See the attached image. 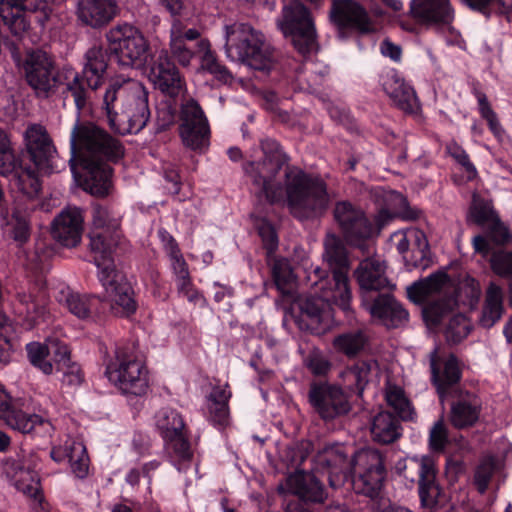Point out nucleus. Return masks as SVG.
<instances>
[{"mask_svg": "<svg viewBox=\"0 0 512 512\" xmlns=\"http://www.w3.org/2000/svg\"><path fill=\"white\" fill-rule=\"evenodd\" d=\"M260 146L261 160L247 162L243 167L257 199L270 205L285 201L290 212L301 219L323 215L330 202L326 182L290 165L289 155L275 139H263Z\"/></svg>", "mask_w": 512, "mask_h": 512, "instance_id": "obj_1", "label": "nucleus"}, {"mask_svg": "<svg viewBox=\"0 0 512 512\" xmlns=\"http://www.w3.org/2000/svg\"><path fill=\"white\" fill-rule=\"evenodd\" d=\"M343 238L331 234L324 242V256L330 267V272L317 268L316 276L320 281V289L324 296L299 294L294 299L291 310H298L294 321L301 331L312 335H321L330 327V312L328 304L338 306L344 312L350 310L351 290L348 270L349 257Z\"/></svg>", "mask_w": 512, "mask_h": 512, "instance_id": "obj_2", "label": "nucleus"}, {"mask_svg": "<svg viewBox=\"0 0 512 512\" xmlns=\"http://www.w3.org/2000/svg\"><path fill=\"white\" fill-rule=\"evenodd\" d=\"M70 170L83 189L105 197L112 187L113 168L125 154L120 140L92 122L78 118L70 135Z\"/></svg>", "mask_w": 512, "mask_h": 512, "instance_id": "obj_3", "label": "nucleus"}, {"mask_svg": "<svg viewBox=\"0 0 512 512\" xmlns=\"http://www.w3.org/2000/svg\"><path fill=\"white\" fill-rule=\"evenodd\" d=\"M386 456L382 450L365 447L350 456L342 444L326 446L316 457V463L327 474L329 485L339 488L351 482L356 494L378 499L387 477Z\"/></svg>", "mask_w": 512, "mask_h": 512, "instance_id": "obj_4", "label": "nucleus"}, {"mask_svg": "<svg viewBox=\"0 0 512 512\" xmlns=\"http://www.w3.org/2000/svg\"><path fill=\"white\" fill-rule=\"evenodd\" d=\"M120 214L112 206L96 204L93 207L94 230L90 233V248L93 261L98 268V279L109 290H117V301L125 305L128 312L135 309V303L129 298L131 284L116 269L113 254L120 242Z\"/></svg>", "mask_w": 512, "mask_h": 512, "instance_id": "obj_5", "label": "nucleus"}, {"mask_svg": "<svg viewBox=\"0 0 512 512\" xmlns=\"http://www.w3.org/2000/svg\"><path fill=\"white\" fill-rule=\"evenodd\" d=\"M209 45L198 29L175 21L170 29V51L162 49L153 55L148 66L149 80L162 93L177 97L183 88V81L174 60L186 67L194 57L202 59Z\"/></svg>", "mask_w": 512, "mask_h": 512, "instance_id": "obj_6", "label": "nucleus"}, {"mask_svg": "<svg viewBox=\"0 0 512 512\" xmlns=\"http://www.w3.org/2000/svg\"><path fill=\"white\" fill-rule=\"evenodd\" d=\"M101 114L109 128L117 134H137L150 119L148 91L140 83L125 85L112 81L105 89Z\"/></svg>", "mask_w": 512, "mask_h": 512, "instance_id": "obj_7", "label": "nucleus"}, {"mask_svg": "<svg viewBox=\"0 0 512 512\" xmlns=\"http://www.w3.org/2000/svg\"><path fill=\"white\" fill-rule=\"evenodd\" d=\"M106 43L93 46L89 51H98L106 70L116 66L119 69H141L151 60L150 44L136 26L123 22L112 26L105 35Z\"/></svg>", "mask_w": 512, "mask_h": 512, "instance_id": "obj_8", "label": "nucleus"}, {"mask_svg": "<svg viewBox=\"0 0 512 512\" xmlns=\"http://www.w3.org/2000/svg\"><path fill=\"white\" fill-rule=\"evenodd\" d=\"M226 54L233 61L269 74L277 68V53L265 36L248 23L226 26Z\"/></svg>", "mask_w": 512, "mask_h": 512, "instance_id": "obj_9", "label": "nucleus"}, {"mask_svg": "<svg viewBox=\"0 0 512 512\" xmlns=\"http://www.w3.org/2000/svg\"><path fill=\"white\" fill-rule=\"evenodd\" d=\"M98 51H89L84 55V65L80 72L74 71L65 76V88L62 94L71 97L78 114L85 111L92 101L93 93L105 82L106 65Z\"/></svg>", "mask_w": 512, "mask_h": 512, "instance_id": "obj_10", "label": "nucleus"}, {"mask_svg": "<svg viewBox=\"0 0 512 512\" xmlns=\"http://www.w3.org/2000/svg\"><path fill=\"white\" fill-rule=\"evenodd\" d=\"M285 38L290 39L294 49L303 57L318 50L317 33L310 10L299 0L285 4L282 16L277 21Z\"/></svg>", "mask_w": 512, "mask_h": 512, "instance_id": "obj_11", "label": "nucleus"}, {"mask_svg": "<svg viewBox=\"0 0 512 512\" xmlns=\"http://www.w3.org/2000/svg\"><path fill=\"white\" fill-rule=\"evenodd\" d=\"M396 471L400 476L410 479L412 483L417 481L418 496L423 512H438L439 498L443 490L438 482V468L432 456H414L400 460L396 464Z\"/></svg>", "mask_w": 512, "mask_h": 512, "instance_id": "obj_12", "label": "nucleus"}, {"mask_svg": "<svg viewBox=\"0 0 512 512\" xmlns=\"http://www.w3.org/2000/svg\"><path fill=\"white\" fill-rule=\"evenodd\" d=\"M25 151L17 155L23 169L31 171L38 180L39 188L37 193L30 197H37L42 190L41 177L53 173V160L57 150L47 130L41 125H31L27 128L24 136Z\"/></svg>", "mask_w": 512, "mask_h": 512, "instance_id": "obj_13", "label": "nucleus"}, {"mask_svg": "<svg viewBox=\"0 0 512 512\" xmlns=\"http://www.w3.org/2000/svg\"><path fill=\"white\" fill-rule=\"evenodd\" d=\"M52 0H0V18L11 33L43 31L52 14Z\"/></svg>", "mask_w": 512, "mask_h": 512, "instance_id": "obj_14", "label": "nucleus"}, {"mask_svg": "<svg viewBox=\"0 0 512 512\" xmlns=\"http://www.w3.org/2000/svg\"><path fill=\"white\" fill-rule=\"evenodd\" d=\"M101 285L105 289L109 300L96 294H80L69 291L64 295V302L69 312L80 320L95 323L103 321L110 311L125 317L136 313L138 303L135 299V293L132 287L129 298L135 303V309L132 312H128L125 305H121L117 301L119 291L109 290L102 283ZM119 295L121 294L119 293Z\"/></svg>", "mask_w": 512, "mask_h": 512, "instance_id": "obj_15", "label": "nucleus"}, {"mask_svg": "<svg viewBox=\"0 0 512 512\" xmlns=\"http://www.w3.org/2000/svg\"><path fill=\"white\" fill-rule=\"evenodd\" d=\"M333 219L341 238L347 245L369 253L373 242L372 219L365 211L348 200L337 201L333 208Z\"/></svg>", "mask_w": 512, "mask_h": 512, "instance_id": "obj_16", "label": "nucleus"}, {"mask_svg": "<svg viewBox=\"0 0 512 512\" xmlns=\"http://www.w3.org/2000/svg\"><path fill=\"white\" fill-rule=\"evenodd\" d=\"M105 376L125 394L140 396L148 388L146 366L136 354H114L106 363Z\"/></svg>", "mask_w": 512, "mask_h": 512, "instance_id": "obj_17", "label": "nucleus"}, {"mask_svg": "<svg viewBox=\"0 0 512 512\" xmlns=\"http://www.w3.org/2000/svg\"><path fill=\"white\" fill-rule=\"evenodd\" d=\"M156 426L172 462L174 464L190 462L193 458V451L182 415L176 409L162 408L156 414Z\"/></svg>", "mask_w": 512, "mask_h": 512, "instance_id": "obj_18", "label": "nucleus"}, {"mask_svg": "<svg viewBox=\"0 0 512 512\" xmlns=\"http://www.w3.org/2000/svg\"><path fill=\"white\" fill-rule=\"evenodd\" d=\"M179 135L185 147L199 154L210 144V126L204 111L194 99L182 103L180 109Z\"/></svg>", "mask_w": 512, "mask_h": 512, "instance_id": "obj_19", "label": "nucleus"}, {"mask_svg": "<svg viewBox=\"0 0 512 512\" xmlns=\"http://www.w3.org/2000/svg\"><path fill=\"white\" fill-rule=\"evenodd\" d=\"M289 491L298 497L289 502L284 512H320L327 497L323 483L313 474L297 473L286 479Z\"/></svg>", "mask_w": 512, "mask_h": 512, "instance_id": "obj_20", "label": "nucleus"}, {"mask_svg": "<svg viewBox=\"0 0 512 512\" xmlns=\"http://www.w3.org/2000/svg\"><path fill=\"white\" fill-rule=\"evenodd\" d=\"M0 419H3L11 429L22 434L45 436L53 431L52 424L47 419L17 409L2 384H0Z\"/></svg>", "mask_w": 512, "mask_h": 512, "instance_id": "obj_21", "label": "nucleus"}, {"mask_svg": "<svg viewBox=\"0 0 512 512\" xmlns=\"http://www.w3.org/2000/svg\"><path fill=\"white\" fill-rule=\"evenodd\" d=\"M308 400L324 420H332L345 415L351 408L346 393L340 387L326 381L310 383Z\"/></svg>", "mask_w": 512, "mask_h": 512, "instance_id": "obj_22", "label": "nucleus"}, {"mask_svg": "<svg viewBox=\"0 0 512 512\" xmlns=\"http://www.w3.org/2000/svg\"><path fill=\"white\" fill-rule=\"evenodd\" d=\"M387 288L377 294L360 301L361 306L369 314L380 320L385 326L397 328L408 321L409 313Z\"/></svg>", "mask_w": 512, "mask_h": 512, "instance_id": "obj_23", "label": "nucleus"}, {"mask_svg": "<svg viewBox=\"0 0 512 512\" xmlns=\"http://www.w3.org/2000/svg\"><path fill=\"white\" fill-rule=\"evenodd\" d=\"M330 16L343 37L354 32L370 31V20L366 10L354 0H334Z\"/></svg>", "mask_w": 512, "mask_h": 512, "instance_id": "obj_24", "label": "nucleus"}, {"mask_svg": "<svg viewBox=\"0 0 512 512\" xmlns=\"http://www.w3.org/2000/svg\"><path fill=\"white\" fill-rule=\"evenodd\" d=\"M450 415L451 425L459 430L473 427L479 420L482 401L474 392L455 388L450 391Z\"/></svg>", "mask_w": 512, "mask_h": 512, "instance_id": "obj_25", "label": "nucleus"}, {"mask_svg": "<svg viewBox=\"0 0 512 512\" xmlns=\"http://www.w3.org/2000/svg\"><path fill=\"white\" fill-rule=\"evenodd\" d=\"M354 277L359 286L360 301L393 287L386 275L385 262L376 258L367 257L360 261Z\"/></svg>", "mask_w": 512, "mask_h": 512, "instance_id": "obj_26", "label": "nucleus"}, {"mask_svg": "<svg viewBox=\"0 0 512 512\" xmlns=\"http://www.w3.org/2000/svg\"><path fill=\"white\" fill-rule=\"evenodd\" d=\"M410 15L421 24L445 27L454 21L455 12L450 0H411Z\"/></svg>", "mask_w": 512, "mask_h": 512, "instance_id": "obj_27", "label": "nucleus"}, {"mask_svg": "<svg viewBox=\"0 0 512 512\" xmlns=\"http://www.w3.org/2000/svg\"><path fill=\"white\" fill-rule=\"evenodd\" d=\"M442 354H430L431 379L440 397L450 394L452 386L462 379L464 364L456 354H448L449 357L441 364Z\"/></svg>", "mask_w": 512, "mask_h": 512, "instance_id": "obj_28", "label": "nucleus"}, {"mask_svg": "<svg viewBox=\"0 0 512 512\" xmlns=\"http://www.w3.org/2000/svg\"><path fill=\"white\" fill-rule=\"evenodd\" d=\"M83 222L80 209L76 207L67 208L53 220L51 235L62 246L75 247L81 240Z\"/></svg>", "mask_w": 512, "mask_h": 512, "instance_id": "obj_29", "label": "nucleus"}, {"mask_svg": "<svg viewBox=\"0 0 512 512\" xmlns=\"http://www.w3.org/2000/svg\"><path fill=\"white\" fill-rule=\"evenodd\" d=\"M116 0H78L77 18L85 26L100 29L118 14Z\"/></svg>", "mask_w": 512, "mask_h": 512, "instance_id": "obj_30", "label": "nucleus"}, {"mask_svg": "<svg viewBox=\"0 0 512 512\" xmlns=\"http://www.w3.org/2000/svg\"><path fill=\"white\" fill-rule=\"evenodd\" d=\"M381 197L385 202L394 201L399 203V208L396 212L389 210L386 207L379 209L377 214L372 220L373 241L379 236L382 229L387 226L395 217H400L403 220L414 221L420 218L421 211L417 208L411 207L402 194L395 191L382 192Z\"/></svg>", "mask_w": 512, "mask_h": 512, "instance_id": "obj_31", "label": "nucleus"}, {"mask_svg": "<svg viewBox=\"0 0 512 512\" xmlns=\"http://www.w3.org/2000/svg\"><path fill=\"white\" fill-rule=\"evenodd\" d=\"M385 93L395 105L406 113H413L417 96L412 86L407 84L396 72L387 73L382 79Z\"/></svg>", "mask_w": 512, "mask_h": 512, "instance_id": "obj_32", "label": "nucleus"}, {"mask_svg": "<svg viewBox=\"0 0 512 512\" xmlns=\"http://www.w3.org/2000/svg\"><path fill=\"white\" fill-rule=\"evenodd\" d=\"M484 228L485 234H478L472 239L474 251L483 257H487L492 253L493 247L491 242L502 246L508 244L512 239V234L499 216Z\"/></svg>", "mask_w": 512, "mask_h": 512, "instance_id": "obj_33", "label": "nucleus"}, {"mask_svg": "<svg viewBox=\"0 0 512 512\" xmlns=\"http://www.w3.org/2000/svg\"><path fill=\"white\" fill-rule=\"evenodd\" d=\"M504 312L503 290L495 282H490L486 289L478 324L484 329H490L502 318Z\"/></svg>", "mask_w": 512, "mask_h": 512, "instance_id": "obj_34", "label": "nucleus"}, {"mask_svg": "<svg viewBox=\"0 0 512 512\" xmlns=\"http://www.w3.org/2000/svg\"><path fill=\"white\" fill-rule=\"evenodd\" d=\"M370 430L373 440L380 444L393 443L402 435L400 420L388 411L374 416Z\"/></svg>", "mask_w": 512, "mask_h": 512, "instance_id": "obj_35", "label": "nucleus"}, {"mask_svg": "<svg viewBox=\"0 0 512 512\" xmlns=\"http://www.w3.org/2000/svg\"><path fill=\"white\" fill-rule=\"evenodd\" d=\"M456 300L452 297L441 298L425 303L422 308V317L428 326H438L446 318L454 315Z\"/></svg>", "mask_w": 512, "mask_h": 512, "instance_id": "obj_36", "label": "nucleus"}, {"mask_svg": "<svg viewBox=\"0 0 512 512\" xmlns=\"http://www.w3.org/2000/svg\"><path fill=\"white\" fill-rule=\"evenodd\" d=\"M498 216V213L493 208L491 200L478 194H473L467 213L468 223H473L483 228Z\"/></svg>", "mask_w": 512, "mask_h": 512, "instance_id": "obj_37", "label": "nucleus"}, {"mask_svg": "<svg viewBox=\"0 0 512 512\" xmlns=\"http://www.w3.org/2000/svg\"><path fill=\"white\" fill-rule=\"evenodd\" d=\"M376 367V361H357L350 366L345 372V380L349 382L348 387L350 390L361 396L370 381L372 369Z\"/></svg>", "mask_w": 512, "mask_h": 512, "instance_id": "obj_38", "label": "nucleus"}, {"mask_svg": "<svg viewBox=\"0 0 512 512\" xmlns=\"http://www.w3.org/2000/svg\"><path fill=\"white\" fill-rule=\"evenodd\" d=\"M271 276L277 290L283 296H289L294 282V273L289 262L284 258L273 259Z\"/></svg>", "mask_w": 512, "mask_h": 512, "instance_id": "obj_39", "label": "nucleus"}, {"mask_svg": "<svg viewBox=\"0 0 512 512\" xmlns=\"http://www.w3.org/2000/svg\"><path fill=\"white\" fill-rule=\"evenodd\" d=\"M58 356L56 361V372L63 374L62 381L69 386H79L84 381V372L81 365L73 361L71 354H53Z\"/></svg>", "mask_w": 512, "mask_h": 512, "instance_id": "obj_40", "label": "nucleus"}, {"mask_svg": "<svg viewBox=\"0 0 512 512\" xmlns=\"http://www.w3.org/2000/svg\"><path fill=\"white\" fill-rule=\"evenodd\" d=\"M368 343V335L359 329L339 334L333 341L338 352H365Z\"/></svg>", "mask_w": 512, "mask_h": 512, "instance_id": "obj_41", "label": "nucleus"}, {"mask_svg": "<svg viewBox=\"0 0 512 512\" xmlns=\"http://www.w3.org/2000/svg\"><path fill=\"white\" fill-rule=\"evenodd\" d=\"M472 94L477 100L478 112L481 118L486 121L491 133L498 137L503 132V129L487 95L476 86L472 88Z\"/></svg>", "mask_w": 512, "mask_h": 512, "instance_id": "obj_42", "label": "nucleus"}, {"mask_svg": "<svg viewBox=\"0 0 512 512\" xmlns=\"http://www.w3.org/2000/svg\"><path fill=\"white\" fill-rule=\"evenodd\" d=\"M386 400L397 414L396 417L399 420L408 421L413 419L414 410L412 404L401 388L393 387L389 389L386 394Z\"/></svg>", "mask_w": 512, "mask_h": 512, "instance_id": "obj_43", "label": "nucleus"}, {"mask_svg": "<svg viewBox=\"0 0 512 512\" xmlns=\"http://www.w3.org/2000/svg\"><path fill=\"white\" fill-rule=\"evenodd\" d=\"M447 154L462 167L467 175L468 181H473L478 177L476 166L470 160L469 154L466 150L456 141H451L446 145Z\"/></svg>", "mask_w": 512, "mask_h": 512, "instance_id": "obj_44", "label": "nucleus"}, {"mask_svg": "<svg viewBox=\"0 0 512 512\" xmlns=\"http://www.w3.org/2000/svg\"><path fill=\"white\" fill-rule=\"evenodd\" d=\"M2 217L6 221V225L11 226V236L19 244L27 242L30 237V225L24 214L20 211H13L11 217H8L2 212Z\"/></svg>", "mask_w": 512, "mask_h": 512, "instance_id": "obj_45", "label": "nucleus"}, {"mask_svg": "<svg viewBox=\"0 0 512 512\" xmlns=\"http://www.w3.org/2000/svg\"><path fill=\"white\" fill-rule=\"evenodd\" d=\"M201 66L223 84L231 83L233 80L232 73L225 65L217 60L210 47L205 51L204 55H202Z\"/></svg>", "mask_w": 512, "mask_h": 512, "instance_id": "obj_46", "label": "nucleus"}, {"mask_svg": "<svg viewBox=\"0 0 512 512\" xmlns=\"http://www.w3.org/2000/svg\"><path fill=\"white\" fill-rule=\"evenodd\" d=\"M470 333V325L465 315L461 313L450 317L445 329V337L449 343L458 344Z\"/></svg>", "mask_w": 512, "mask_h": 512, "instance_id": "obj_47", "label": "nucleus"}, {"mask_svg": "<svg viewBox=\"0 0 512 512\" xmlns=\"http://www.w3.org/2000/svg\"><path fill=\"white\" fill-rule=\"evenodd\" d=\"M450 443L449 429L443 418H440L429 430V449L434 453H443Z\"/></svg>", "mask_w": 512, "mask_h": 512, "instance_id": "obj_48", "label": "nucleus"}, {"mask_svg": "<svg viewBox=\"0 0 512 512\" xmlns=\"http://www.w3.org/2000/svg\"><path fill=\"white\" fill-rule=\"evenodd\" d=\"M496 470V462L493 457L482 460L475 469L474 482L479 492L484 493Z\"/></svg>", "mask_w": 512, "mask_h": 512, "instance_id": "obj_49", "label": "nucleus"}, {"mask_svg": "<svg viewBox=\"0 0 512 512\" xmlns=\"http://www.w3.org/2000/svg\"><path fill=\"white\" fill-rule=\"evenodd\" d=\"M74 449L75 451L70 456L69 463L75 476L79 479H84L89 472V457L87 450L81 442L75 443Z\"/></svg>", "mask_w": 512, "mask_h": 512, "instance_id": "obj_50", "label": "nucleus"}, {"mask_svg": "<svg viewBox=\"0 0 512 512\" xmlns=\"http://www.w3.org/2000/svg\"><path fill=\"white\" fill-rule=\"evenodd\" d=\"M490 255L492 271L500 277H512V251H492Z\"/></svg>", "mask_w": 512, "mask_h": 512, "instance_id": "obj_51", "label": "nucleus"}, {"mask_svg": "<svg viewBox=\"0 0 512 512\" xmlns=\"http://www.w3.org/2000/svg\"><path fill=\"white\" fill-rule=\"evenodd\" d=\"M303 362L307 370L318 378L326 377L332 368V363L325 354H307Z\"/></svg>", "mask_w": 512, "mask_h": 512, "instance_id": "obj_52", "label": "nucleus"}, {"mask_svg": "<svg viewBox=\"0 0 512 512\" xmlns=\"http://www.w3.org/2000/svg\"><path fill=\"white\" fill-rule=\"evenodd\" d=\"M26 352H70L67 343L57 336H49L44 343L30 342L26 345Z\"/></svg>", "mask_w": 512, "mask_h": 512, "instance_id": "obj_53", "label": "nucleus"}, {"mask_svg": "<svg viewBox=\"0 0 512 512\" xmlns=\"http://www.w3.org/2000/svg\"><path fill=\"white\" fill-rule=\"evenodd\" d=\"M307 457L308 451L305 450L302 446H293L285 450L283 460L287 464L288 468L295 470V473L292 475H296L297 473L307 474L304 470L300 469L301 465L305 462Z\"/></svg>", "mask_w": 512, "mask_h": 512, "instance_id": "obj_54", "label": "nucleus"}, {"mask_svg": "<svg viewBox=\"0 0 512 512\" xmlns=\"http://www.w3.org/2000/svg\"><path fill=\"white\" fill-rule=\"evenodd\" d=\"M461 2L471 11L489 16L491 7L499 5L503 8L512 9V0H461Z\"/></svg>", "mask_w": 512, "mask_h": 512, "instance_id": "obj_55", "label": "nucleus"}, {"mask_svg": "<svg viewBox=\"0 0 512 512\" xmlns=\"http://www.w3.org/2000/svg\"><path fill=\"white\" fill-rule=\"evenodd\" d=\"M259 235L263 243V248L266 250L267 257L271 259L278 248L279 241L277 232L270 223L266 222L259 228Z\"/></svg>", "mask_w": 512, "mask_h": 512, "instance_id": "obj_56", "label": "nucleus"}, {"mask_svg": "<svg viewBox=\"0 0 512 512\" xmlns=\"http://www.w3.org/2000/svg\"><path fill=\"white\" fill-rule=\"evenodd\" d=\"M30 364L45 375L56 371L58 356L53 354H27Z\"/></svg>", "mask_w": 512, "mask_h": 512, "instance_id": "obj_57", "label": "nucleus"}, {"mask_svg": "<svg viewBox=\"0 0 512 512\" xmlns=\"http://www.w3.org/2000/svg\"><path fill=\"white\" fill-rule=\"evenodd\" d=\"M209 421L218 427H225L229 422V405L208 404Z\"/></svg>", "mask_w": 512, "mask_h": 512, "instance_id": "obj_58", "label": "nucleus"}, {"mask_svg": "<svg viewBox=\"0 0 512 512\" xmlns=\"http://www.w3.org/2000/svg\"><path fill=\"white\" fill-rule=\"evenodd\" d=\"M176 284L178 292L185 296L189 302L196 304L200 299H204L201 292L193 284L191 276L185 278V280L177 281Z\"/></svg>", "mask_w": 512, "mask_h": 512, "instance_id": "obj_59", "label": "nucleus"}, {"mask_svg": "<svg viewBox=\"0 0 512 512\" xmlns=\"http://www.w3.org/2000/svg\"><path fill=\"white\" fill-rule=\"evenodd\" d=\"M429 295L440 292L442 288L448 283L449 276L445 272L433 273L427 278L422 280Z\"/></svg>", "mask_w": 512, "mask_h": 512, "instance_id": "obj_60", "label": "nucleus"}, {"mask_svg": "<svg viewBox=\"0 0 512 512\" xmlns=\"http://www.w3.org/2000/svg\"><path fill=\"white\" fill-rule=\"evenodd\" d=\"M429 296L427 288L422 280L414 282L407 288V297L415 304H424Z\"/></svg>", "mask_w": 512, "mask_h": 512, "instance_id": "obj_61", "label": "nucleus"}, {"mask_svg": "<svg viewBox=\"0 0 512 512\" xmlns=\"http://www.w3.org/2000/svg\"><path fill=\"white\" fill-rule=\"evenodd\" d=\"M159 236L163 243L165 252L169 258H173L182 254L177 241L168 231L165 229L159 230Z\"/></svg>", "mask_w": 512, "mask_h": 512, "instance_id": "obj_62", "label": "nucleus"}, {"mask_svg": "<svg viewBox=\"0 0 512 512\" xmlns=\"http://www.w3.org/2000/svg\"><path fill=\"white\" fill-rule=\"evenodd\" d=\"M76 441H71L70 443L66 442L65 446H54L50 451L51 459L56 463H62L65 460L70 459V456L75 451L74 444Z\"/></svg>", "mask_w": 512, "mask_h": 512, "instance_id": "obj_63", "label": "nucleus"}, {"mask_svg": "<svg viewBox=\"0 0 512 512\" xmlns=\"http://www.w3.org/2000/svg\"><path fill=\"white\" fill-rule=\"evenodd\" d=\"M171 261V269L173 274L176 277V282L179 280H185V278L190 277L189 267L184 259L183 255H178L176 257L170 258Z\"/></svg>", "mask_w": 512, "mask_h": 512, "instance_id": "obj_64", "label": "nucleus"}]
</instances>
